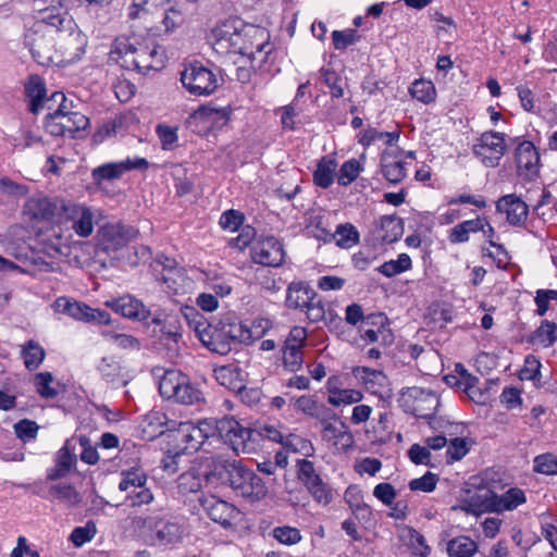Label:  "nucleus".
I'll list each match as a JSON object with an SVG mask.
<instances>
[{
	"label": "nucleus",
	"mask_w": 557,
	"mask_h": 557,
	"mask_svg": "<svg viewBox=\"0 0 557 557\" xmlns=\"http://www.w3.org/2000/svg\"><path fill=\"white\" fill-rule=\"evenodd\" d=\"M49 30L55 46L59 64L73 63L82 58L87 46V38L81 32L74 18L63 7L46 8Z\"/></svg>",
	"instance_id": "obj_1"
},
{
	"label": "nucleus",
	"mask_w": 557,
	"mask_h": 557,
	"mask_svg": "<svg viewBox=\"0 0 557 557\" xmlns=\"http://www.w3.org/2000/svg\"><path fill=\"white\" fill-rule=\"evenodd\" d=\"M166 431L171 447L165 453L162 467L172 472L176 471V458L197 451L205 441L214 434L213 423L208 420H200L197 423L170 421Z\"/></svg>",
	"instance_id": "obj_2"
},
{
	"label": "nucleus",
	"mask_w": 557,
	"mask_h": 557,
	"mask_svg": "<svg viewBox=\"0 0 557 557\" xmlns=\"http://www.w3.org/2000/svg\"><path fill=\"white\" fill-rule=\"evenodd\" d=\"M213 473L230 485L236 495L246 498L250 503L260 502L268 494L264 481L252 470L243 466L240 461L216 459Z\"/></svg>",
	"instance_id": "obj_3"
},
{
	"label": "nucleus",
	"mask_w": 557,
	"mask_h": 557,
	"mask_svg": "<svg viewBox=\"0 0 557 557\" xmlns=\"http://www.w3.org/2000/svg\"><path fill=\"white\" fill-rule=\"evenodd\" d=\"M113 59L131 71L147 74L163 66L162 53L154 44L132 42L128 38H117L111 51Z\"/></svg>",
	"instance_id": "obj_4"
},
{
	"label": "nucleus",
	"mask_w": 557,
	"mask_h": 557,
	"mask_svg": "<svg viewBox=\"0 0 557 557\" xmlns=\"http://www.w3.org/2000/svg\"><path fill=\"white\" fill-rule=\"evenodd\" d=\"M47 17L46 9L41 10L33 27L25 34V46L38 64L45 66L59 65L53 37L48 32L51 27L50 20H47Z\"/></svg>",
	"instance_id": "obj_5"
},
{
	"label": "nucleus",
	"mask_w": 557,
	"mask_h": 557,
	"mask_svg": "<svg viewBox=\"0 0 557 557\" xmlns=\"http://www.w3.org/2000/svg\"><path fill=\"white\" fill-rule=\"evenodd\" d=\"M285 306L304 312L311 323H318L325 318L324 302L306 281H293L287 285Z\"/></svg>",
	"instance_id": "obj_6"
},
{
	"label": "nucleus",
	"mask_w": 557,
	"mask_h": 557,
	"mask_svg": "<svg viewBox=\"0 0 557 557\" xmlns=\"http://www.w3.org/2000/svg\"><path fill=\"white\" fill-rule=\"evenodd\" d=\"M52 100L61 102L46 119L45 126L51 135L75 137L76 133L86 129L88 117L81 112L70 111L63 92H54Z\"/></svg>",
	"instance_id": "obj_7"
},
{
	"label": "nucleus",
	"mask_w": 557,
	"mask_h": 557,
	"mask_svg": "<svg viewBox=\"0 0 557 557\" xmlns=\"http://www.w3.org/2000/svg\"><path fill=\"white\" fill-rule=\"evenodd\" d=\"M119 490L125 493L124 504L133 509L148 506L154 500V494L148 486V475L139 469L123 470Z\"/></svg>",
	"instance_id": "obj_8"
},
{
	"label": "nucleus",
	"mask_w": 557,
	"mask_h": 557,
	"mask_svg": "<svg viewBox=\"0 0 557 557\" xmlns=\"http://www.w3.org/2000/svg\"><path fill=\"white\" fill-rule=\"evenodd\" d=\"M184 88L194 96H210L220 86L218 75L200 62L189 63L181 73Z\"/></svg>",
	"instance_id": "obj_9"
},
{
	"label": "nucleus",
	"mask_w": 557,
	"mask_h": 557,
	"mask_svg": "<svg viewBox=\"0 0 557 557\" xmlns=\"http://www.w3.org/2000/svg\"><path fill=\"white\" fill-rule=\"evenodd\" d=\"M140 521L148 529L151 544L154 546L175 545L183 539V527L172 519L148 516L140 518Z\"/></svg>",
	"instance_id": "obj_10"
},
{
	"label": "nucleus",
	"mask_w": 557,
	"mask_h": 557,
	"mask_svg": "<svg viewBox=\"0 0 557 557\" xmlns=\"http://www.w3.org/2000/svg\"><path fill=\"white\" fill-rule=\"evenodd\" d=\"M214 432L236 453L248 450V442L252 440L255 430L243 426L233 417H224L214 424Z\"/></svg>",
	"instance_id": "obj_11"
},
{
	"label": "nucleus",
	"mask_w": 557,
	"mask_h": 557,
	"mask_svg": "<svg viewBox=\"0 0 557 557\" xmlns=\"http://www.w3.org/2000/svg\"><path fill=\"white\" fill-rule=\"evenodd\" d=\"M296 467L298 480L306 486L313 499L322 505L330 504L332 502L331 487L323 482L313 462L308 459H299Z\"/></svg>",
	"instance_id": "obj_12"
},
{
	"label": "nucleus",
	"mask_w": 557,
	"mask_h": 557,
	"mask_svg": "<svg viewBox=\"0 0 557 557\" xmlns=\"http://www.w3.org/2000/svg\"><path fill=\"white\" fill-rule=\"evenodd\" d=\"M54 310L59 313L84 322H95L98 324H110V313L106 310L95 309L85 302L77 301L67 297H59L53 304Z\"/></svg>",
	"instance_id": "obj_13"
},
{
	"label": "nucleus",
	"mask_w": 557,
	"mask_h": 557,
	"mask_svg": "<svg viewBox=\"0 0 557 557\" xmlns=\"http://www.w3.org/2000/svg\"><path fill=\"white\" fill-rule=\"evenodd\" d=\"M409 397L412 398V412L416 417L429 420L432 429L438 430L442 420L435 419L434 414L440 407L438 395L429 388L413 386L408 389Z\"/></svg>",
	"instance_id": "obj_14"
},
{
	"label": "nucleus",
	"mask_w": 557,
	"mask_h": 557,
	"mask_svg": "<svg viewBox=\"0 0 557 557\" xmlns=\"http://www.w3.org/2000/svg\"><path fill=\"white\" fill-rule=\"evenodd\" d=\"M148 168L149 162L145 158H127L123 161L108 162L95 168L91 171V178L96 185H101L103 182L120 180L132 170L146 171Z\"/></svg>",
	"instance_id": "obj_15"
},
{
	"label": "nucleus",
	"mask_w": 557,
	"mask_h": 557,
	"mask_svg": "<svg viewBox=\"0 0 557 557\" xmlns=\"http://www.w3.org/2000/svg\"><path fill=\"white\" fill-rule=\"evenodd\" d=\"M473 153L487 168H496L503 158L506 146L504 134L497 132H485L473 145Z\"/></svg>",
	"instance_id": "obj_16"
},
{
	"label": "nucleus",
	"mask_w": 557,
	"mask_h": 557,
	"mask_svg": "<svg viewBox=\"0 0 557 557\" xmlns=\"http://www.w3.org/2000/svg\"><path fill=\"white\" fill-rule=\"evenodd\" d=\"M67 200L47 197H32L24 206V214L30 221H52L55 216L60 220L63 215V207Z\"/></svg>",
	"instance_id": "obj_17"
},
{
	"label": "nucleus",
	"mask_w": 557,
	"mask_h": 557,
	"mask_svg": "<svg viewBox=\"0 0 557 557\" xmlns=\"http://www.w3.org/2000/svg\"><path fill=\"white\" fill-rule=\"evenodd\" d=\"M195 331L201 343L210 350L226 355L232 349V343L226 335H224V327L222 322L220 326H214L208 323L203 318L196 322Z\"/></svg>",
	"instance_id": "obj_18"
},
{
	"label": "nucleus",
	"mask_w": 557,
	"mask_h": 557,
	"mask_svg": "<svg viewBox=\"0 0 557 557\" xmlns=\"http://www.w3.org/2000/svg\"><path fill=\"white\" fill-rule=\"evenodd\" d=\"M200 505L212 521L224 528L231 527L240 513L234 505L214 495L202 496Z\"/></svg>",
	"instance_id": "obj_19"
},
{
	"label": "nucleus",
	"mask_w": 557,
	"mask_h": 557,
	"mask_svg": "<svg viewBox=\"0 0 557 557\" xmlns=\"http://www.w3.org/2000/svg\"><path fill=\"white\" fill-rule=\"evenodd\" d=\"M251 256L256 263L265 267H280L284 262L285 251L278 239L269 236L252 247Z\"/></svg>",
	"instance_id": "obj_20"
},
{
	"label": "nucleus",
	"mask_w": 557,
	"mask_h": 557,
	"mask_svg": "<svg viewBox=\"0 0 557 557\" xmlns=\"http://www.w3.org/2000/svg\"><path fill=\"white\" fill-rule=\"evenodd\" d=\"M515 158L519 176L527 180H533L537 176L540 154L531 141H521L516 148Z\"/></svg>",
	"instance_id": "obj_21"
},
{
	"label": "nucleus",
	"mask_w": 557,
	"mask_h": 557,
	"mask_svg": "<svg viewBox=\"0 0 557 557\" xmlns=\"http://www.w3.org/2000/svg\"><path fill=\"white\" fill-rule=\"evenodd\" d=\"M138 231L129 225L113 224L103 227L100 245L106 251H117L136 238Z\"/></svg>",
	"instance_id": "obj_22"
},
{
	"label": "nucleus",
	"mask_w": 557,
	"mask_h": 557,
	"mask_svg": "<svg viewBox=\"0 0 557 557\" xmlns=\"http://www.w3.org/2000/svg\"><path fill=\"white\" fill-rule=\"evenodd\" d=\"M61 221H72L73 230L81 237H88L94 231L92 213L89 208L67 200Z\"/></svg>",
	"instance_id": "obj_23"
},
{
	"label": "nucleus",
	"mask_w": 557,
	"mask_h": 557,
	"mask_svg": "<svg viewBox=\"0 0 557 557\" xmlns=\"http://www.w3.org/2000/svg\"><path fill=\"white\" fill-rule=\"evenodd\" d=\"M525 503V494L518 487H511L502 495L488 491L485 495L484 506L487 511L503 512L513 510Z\"/></svg>",
	"instance_id": "obj_24"
},
{
	"label": "nucleus",
	"mask_w": 557,
	"mask_h": 557,
	"mask_svg": "<svg viewBox=\"0 0 557 557\" xmlns=\"http://www.w3.org/2000/svg\"><path fill=\"white\" fill-rule=\"evenodd\" d=\"M222 325L224 327V335L230 338L231 343H245L249 344L253 342L255 339L259 338L267 327L270 325V321L267 319L253 322V327H262L261 331L249 329L247 325L243 324L242 322H222Z\"/></svg>",
	"instance_id": "obj_25"
},
{
	"label": "nucleus",
	"mask_w": 557,
	"mask_h": 557,
	"mask_svg": "<svg viewBox=\"0 0 557 557\" xmlns=\"http://www.w3.org/2000/svg\"><path fill=\"white\" fill-rule=\"evenodd\" d=\"M496 210L505 213L507 221L511 225H520L524 223L528 216L527 203L515 194L505 195L496 202Z\"/></svg>",
	"instance_id": "obj_26"
},
{
	"label": "nucleus",
	"mask_w": 557,
	"mask_h": 557,
	"mask_svg": "<svg viewBox=\"0 0 557 557\" xmlns=\"http://www.w3.org/2000/svg\"><path fill=\"white\" fill-rule=\"evenodd\" d=\"M366 324L379 325L377 330H360V332H362L361 339H363L366 343H381L382 345L387 346L394 342V335L392 331L386 327L388 324V319L385 314H370L366 317Z\"/></svg>",
	"instance_id": "obj_27"
},
{
	"label": "nucleus",
	"mask_w": 557,
	"mask_h": 557,
	"mask_svg": "<svg viewBox=\"0 0 557 557\" xmlns=\"http://www.w3.org/2000/svg\"><path fill=\"white\" fill-rule=\"evenodd\" d=\"M107 305L111 307L115 312L128 319L145 321L150 317V311L146 308V306L140 300L131 295H125L117 299H113L112 301L107 302Z\"/></svg>",
	"instance_id": "obj_28"
},
{
	"label": "nucleus",
	"mask_w": 557,
	"mask_h": 557,
	"mask_svg": "<svg viewBox=\"0 0 557 557\" xmlns=\"http://www.w3.org/2000/svg\"><path fill=\"white\" fill-rule=\"evenodd\" d=\"M74 446L71 441H66L62 448L55 455V465L47 472V479L55 481L65 478L76 462V456L73 453Z\"/></svg>",
	"instance_id": "obj_29"
},
{
	"label": "nucleus",
	"mask_w": 557,
	"mask_h": 557,
	"mask_svg": "<svg viewBox=\"0 0 557 557\" xmlns=\"http://www.w3.org/2000/svg\"><path fill=\"white\" fill-rule=\"evenodd\" d=\"M187 380L188 376L180 370H166L159 381L160 395L165 399L175 400Z\"/></svg>",
	"instance_id": "obj_30"
},
{
	"label": "nucleus",
	"mask_w": 557,
	"mask_h": 557,
	"mask_svg": "<svg viewBox=\"0 0 557 557\" xmlns=\"http://www.w3.org/2000/svg\"><path fill=\"white\" fill-rule=\"evenodd\" d=\"M354 376L372 394H379L387 385V376L381 370H373L368 367H356L352 370Z\"/></svg>",
	"instance_id": "obj_31"
},
{
	"label": "nucleus",
	"mask_w": 557,
	"mask_h": 557,
	"mask_svg": "<svg viewBox=\"0 0 557 557\" xmlns=\"http://www.w3.org/2000/svg\"><path fill=\"white\" fill-rule=\"evenodd\" d=\"M97 370L101 376L114 387H121L127 384V379L124 375L123 367L114 358H102L97 366Z\"/></svg>",
	"instance_id": "obj_32"
},
{
	"label": "nucleus",
	"mask_w": 557,
	"mask_h": 557,
	"mask_svg": "<svg viewBox=\"0 0 557 557\" xmlns=\"http://www.w3.org/2000/svg\"><path fill=\"white\" fill-rule=\"evenodd\" d=\"M295 408L317 420H325L330 416V409L320 404L314 396L302 395L295 400Z\"/></svg>",
	"instance_id": "obj_33"
},
{
	"label": "nucleus",
	"mask_w": 557,
	"mask_h": 557,
	"mask_svg": "<svg viewBox=\"0 0 557 557\" xmlns=\"http://www.w3.org/2000/svg\"><path fill=\"white\" fill-rule=\"evenodd\" d=\"M48 494L52 499H57L70 508L77 506L82 502L81 494L72 484L67 483L51 485Z\"/></svg>",
	"instance_id": "obj_34"
},
{
	"label": "nucleus",
	"mask_w": 557,
	"mask_h": 557,
	"mask_svg": "<svg viewBox=\"0 0 557 557\" xmlns=\"http://www.w3.org/2000/svg\"><path fill=\"white\" fill-rule=\"evenodd\" d=\"M216 382L227 389L236 393L243 388V380L238 368L233 366H222L214 370Z\"/></svg>",
	"instance_id": "obj_35"
},
{
	"label": "nucleus",
	"mask_w": 557,
	"mask_h": 557,
	"mask_svg": "<svg viewBox=\"0 0 557 557\" xmlns=\"http://www.w3.org/2000/svg\"><path fill=\"white\" fill-rule=\"evenodd\" d=\"M337 163L334 158L323 157L313 173V182L321 188H329L334 182Z\"/></svg>",
	"instance_id": "obj_36"
},
{
	"label": "nucleus",
	"mask_w": 557,
	"mask_h": 557,
	"mask_svg": "<svg viewBox=\"0 0 557 557\" xmlns=\"http://www.w3.org/2000/svg\"><path fill=\"white\" fill-rule=\"evenodd\" d=\"M446 550L449 557H472L478 550V544L469 536H457L447 542Z\"/></svg>",
	"instance_id": "obj_37"
},
{
	"label": "nucleus",
	"mask_w": 557,
	"mask_h": 557,
	"mask_svg": "<svg viewBox=\"0 0 557 557\" xmlns=\"http://www.w3.org/2000/svg\"><path fill=\"white\" fill-rule=\"evenodd\" d=\"M405 165V162L392 160L389 157L383 156L381 159L382 174L392 184H398L406 177Z\"/></svg>",
	"instance_id": "obj_38"
},
{
	"label": "nucleus",
	"mask_w": 557,
	"mask_h": 557,
	"mask_svg": "<svg viewBox=\"0 0 557 557\" xmlns=\"http://www.w3.org/2000/svg\"><path fill=\"white\" fill-rule=\"evenodd\" d=\"M380 226L384 234L381 235V239L384 243H394L400 238L404 231L401 219L395 215H384L380 219Z\"/></svg>",
	"instance_id": "obj_39"
},
{
	"label": "nucleus",
	"mask_w": 557,
	"mask_h": 557,
	"mask_svg": "<svg viewBox=\"0 0 557 557\" xmlns=\"http://www.w3.org/2000/svg\"><path fill=\"white\" fill-rule=\"evenodd\" d=\"M25 90L27 97L30 99L29 111L37 114L44 107V100L46 97L45 85L38 77H34L26 85Z\"/></svg>",
	"instance_id": "obj_40"
},
{
	"label": "nucleus",
	"mask_w": 557,
	"mask_h": 557,
	"mask_svg": "<svg viewBox=\"0 0 557 557\" xmlns=\"http://www.w3.org/2000/svg\"><path fill=\"white\" fill-rule=\"evenodd\" d=\"M22 356L25 367L33 371L42 363L46 352L37 342L29 339L22 348Z\"/></svg>",
	"instance_id": "obj_41"
},
{
	"label": "nucleus",
	"mask_w": 557,
	"mask_h": 557,
	"mask_svg": "<svg viewBox=\"0 0 557 557\" xmlns=\"http://www.w3.org/2000/svg\"><path fill=\"white\" fill-rule=\"evenodd\" d=\"M409 90L414 99L426 104L433 102L436 97L434 84L426 79L414 81Z\"/></svg>",
	"instance_id": "obj_42"
},
{
	"label": "nucleus",
	"mask_w": 557,
	"mask_h": 557,
	"mask_svg": "<svg viewBox=\"0 0 557 557\" xmlns=\"http://www.w3.org/2000/svg\"><path fill=\"white\" fill-rule=\"evenodd\" d=\"M333 236L342 248H351L359 242V232L351 223L338 225Z\"/></svg>",
	"instance_id": "obj_43"
},
{
	"label": "nucleus",
	"mask_w": 557,
	"mask_h": 557,
	"mask_svg": "<svg viewBox=\"0 0 557 557\" xmlns=\"http://www.w3.org/2000/svg\"><path fill=\"white\" fill-rule=\"evenodd\" d=\"M399 138L398 132H381L376 128L369 127L360 136L359 143L367 147L377 140H384L387 145H392Z\"/></svg>",
	"instance_id": "obj_44"
},
{
	"label": "nucleus",
	"mask_w": 557,
	"mask_h": 557,
	"mask_svg": "<svg viewBox=\"0 0 557 557\" xmlns=\"http://www.w3.org/2000/svg\"><path fill=\"white\" fill-rule=\"evenodd\" d=\"M361 170L362 166L357 159L344 162L337 174V183L341 186H348L358 177Z\"/></svg>",
	"instance_id": "obj_45"
},
{
	"label": "nucleus",
	"mask_w": 557,
	"mask_h": 557,
	"mask_svg": "<svg viewBox=\"0 0 557 557\" xmlns=\"http://www.w3.org/2000/svg\"><path fill=\"white\" fill-rule=\"evenodd\" d=\"M406 539L414 556L426 557L430 554L431 548L426 544L425 537L416 529L408 528Z\"/></svg>",
	"instance_id": "obj_46"
},
{
	"label": "nucleus",
	"mask_w": 557,
	"mask_h": 557,
	"mask_svg": "<svg viewBox=\"0 0 557 557\" xmlns=\"http://www.w3.org/2000/svg\"><path fill=\"white\" fill-rule=\"evenodd\" d=\"M304 363V355L300 347L284 345L283 347V364L290 371H298Z\"/></svg>",
	"instance_id": "obj_47"
},
{
	"label": "nucleus",
	"mask_w": 557,
	"mask_h": 557,
	"mask_svg": "<svg viewBox=\"0 0 557 557\" xmlns=\"http://www.w3.org/2000/svg\"><path fill=\"white\" fill-rule=\"evenodd\" d=\"M174 401L183 405H195L205 401V396L203 393L188 379Z\"/></svg>",
	"instance_id": "obj_48"
},
{
	"label": "nucleus",
	"mask_w": 557,
	"mask_h": 557,
	"mask_svg": "<svg viewBox=\"0 0 557 557\" xmlns=\"http://www.w3.org/2000/svg\"><path fill=\"white\" fill-rule=\"evenodd\" d=\"M53 376L50 372L37 373L34 377V384L37 393L46 399H52L58 395V391L51 386Z\"/></svg>",
	"instance_id": "obj_49"
},
{
	"label": "nucleus",
	"mask_w": 557,
	"mask_h": 557,
	"mask_svg": "<svg viewBox=\"0 0 557 557\" xmlns=\"http://www.w3.org/2000/svg\"><path fill=\"white\" fill-rule=\"evenodd\" d=\"M362 397V393L357 389H337L331 392L327 400L333 406H342L359 403Z\"/></svg>",
	"instance_id": "obj_50"
},
{
	"label": "nucleus",
	"mask_w": 557,
	"mask_h": 557,
	"mask_svg": "<svg viewBox=\"0 0 557 557\" xmlns=\"http://www.w3.org/2000/svg\"><path fill=\"white\" fill-rule=\"evenodd\" d=\"M333 46L336 50H345L360 40V35L356 29L347 28L345 30L332 32Z\"/></svg>",
	"instance_id": "obj_51"
},
{
	"label": "nucleus",
	"mask_w": 557,
	"mask_h": 557,
	"mask_svg": "<svg viewBox=\"0 0 557 557\" xmlns=\"http://www.w3.org/2000/svg\"><path fill=\"white\" fill-rule=\"evenodd\" d=\"M337 420L336 413L330 409V416L325 418V420H319L322 424V436L326 441H335L338 438V435L342 433V430L346 428L344 422H339L338 425L333 423V421Z\"/></svg>",
	"instance_id": "obj_52"
},
{
	"label": "nucleus",
	"mask_w": 557,
	"mask_h": 557,
	"mask_svg": "<svg viewBox=\"0 0 557 557\" xmlns=\"http://www.w3.org/2000/svg\"><path fill=\"white\" fill-rule=\"evenodd\" d=\"M103 336L107 341L114 344L122 349H139V341L128 334L116 333L114 331L103 332Z\"/></svg>",
	"instance_id": "obj_53"
},
{
	"label": "nucleus",
	"mask_w": 557,
	"mask_h": 557,
	"mask_svg": "<svg viewBox=\"0 0 557 557\" xmlns=\"http://www.w3.org/2000/svg\"><path fill=\"white\" fill-rule=\"evenodd\" d=\"M272 534L276 541L284 545H295L301 541L300 531L289 525L276 527Z\"/></svg>",
	"instance_id": "obj_54"
},
{
	"label": "nucleus",
	"mask_w": 557,
	"mask_h": 557,
	"mask_svg": "<svg viewBox=\"0 0 557 557\" xmlns=\"http://www.w3.org/2000/svg\"><path fill=\"white\" fill-rule=\"evenodd\" d=\"M447 446H448L447 450H446L447 463H453L455 461L460 460L469 451V446H468L466 438H460V437L451 438L447 443Z\"/></svg>",
	"instance_id": "obj_55"
},
{
	"label": "nucleus",
	"mask_w": 557,
	"mask_h": 557,
	"mask_svg": "<svg viewBox=\"0 0 557 557\" xmlns=\"http://www.w3.org/2000/svg\"><path fill=\"white\" fill-rule=\"evenodd\" d=\"M555 329V323L543 321L532 336L533 342L541 344L544 347L553 345L556 339Z\"/></svg>",
	"instance_id": "obj_56"
},
{
	"label": "nucleus",
	"mask_w": 557,
	"mask_h": 557,
	"mask_svg": "<svg viewBox=\"0 0 557 557\" xmlns=\"http://www.w3.org/2000/svg\"><path fill=\"white\" fill-rule=\"evenodd\" d=\"M533 469L535 472L543 474L557 473V458L550 453L539 455L534 458Z\"/></svg>",
	"instance_id": "obj_57"
},
{
	"label": "nucleus",
	"mask_w": 557,
	"mask_h": 557,
	"mask_svg": "<svg viewBox=\"0 0 557 557\" xmlns=\"http://www.w3.org/2000/svg\"><path fill=\"white\" fill-rule=\"evenodd\" d=\"M182 337L180 332V327L175 323H168L161 329L160 341L168 347L171 351H176L178 349V338Z\"/></svg>",
	"instance_id": "obj_58"
},
{
	"label": "nucleus",
	"mask_w": 557,
	"mask_h": 557,
	"mask_svg": "<svg viewBox=\"0 0 557 557\" xmlns=\"http://www.w3.org/2000/svg\"><path fill=\"white\" fill-rule=\"evenodd\" d=\"M169 422L166 419V416L160 411H151L148 414L145 416L144 423L146 424L144 426V431L148 432V428L151 429V435L153 433L163 434L164 430L162 429L165 424L169 426Z\"/></svg>",
	"instance_id": "obj_59"
},
{
	"label": "nucleus",
	"mask_w": 557,
	"mask_h": 557,
	"mask_svg": "<svg viewBox=\"0 0 557 557\" xmlns=\"http://www.w3.org/2000/svg\"><path fill=\"white\" fill-rule=\"evenodd\" d=\"M96 534V525L94 522H88L85 527H77L71 533V541L76 547L84 545L90 541Z\"/></svg>",
	"instance_id": "obj_60"
},
{
	"label": "nucleus",
	"mask_w": 557,
	"mask_h": 557,
	"mask_svg": "<svg viewBox=\"0 0 557 557\" xmlns=\"http://www.w3.org/2000/svg\"><path fill=\"white\" fill-rule=\"evenodd\" d=\"M408 457L414 465L434 467V463H432L431 461V451L429 450V447H426L425 445H411L408 450Z\"/></svg>",
	"instance_id": "obj_61"
},
{
	"label": "nucleus",
	"mask_w": 557,
	"mask_h": 557,
	"mask_svg": "<svg viewBox=\"0 0 557 557\" xmlns=\"http://www.w3.org/2000/svg\"><path fill=\"white\" fill-rule=\"evenodd\" d=\"M14 431L20 440L27 442L37 436L38 425L35 421L24 419L15 423Z\"/></svg>",
	"instance_id": "obj_62"
},
{
	"label": "nucleus",
	"mask_w": 557,
	"mask_h": 557,
	"mask_svg": "<svg viewBox=\"0 0 557 557\" xmlns=\"http://www.w3.org/2000/svg\"><path fill=\"white\" fill-rule=\"evenodd\" d=\"M322 77L325 85L330 88V92L334 98L344 96V88L341 84L342 79L333 70H322Z\"/></svg>",
	"instance_id": "obj_63"
},
{
	"label": "nucleus",
	"mask_w": 557,
	"mask_h": 557,
	"mask_svg": "<svg viewBox=\"0 0 557 557\" xmlns=\"http://www.w3.org/2000/svg\"><path fill=\"white\" fill-rule=\"evenodd\" d=\"M244 222V215L237 210H227L220 218V225L223 230L235 232Z\"/></svg>",
	"instance_id": "obj_64"
}]
</instances>
